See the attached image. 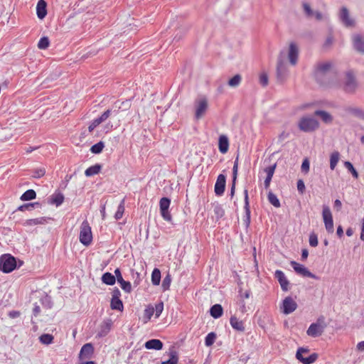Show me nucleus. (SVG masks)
Here are the masks:
<instances>
[{
	"label": "nucleus",
	"instance_id": "obj_7",
	"mask_svg": "<svg viewBox=\"0 0 364 364\" xmlns=\"http://www.w3.org/2000/svg\"><path fill=\"white\" fill-rule=\"evenodd\" d=\"M343 85L346 92L352 93L355 90L357 82L352 70H350L346 73Z\"/></svg>",
	"mask_w": 364,
	"mask_h": 364
},
{
	"label": "nucleus",
	"instance_id": "obj_54",
	"mask_svg": "<svg viewBox=\"0 0 364 364\" xmlns=\"http://www.w3.org/2000/svg\"><path fill=\"white\" fill-rule=\"evenodd\" d=\"M309 245L311 247H316L318 245V237L315 232H311L309 239Z\"/></svg>",
	"mask_w": 364,
	"mask_h": 364
},
{
	"label": "nucleus",
	"instance_id": "obj_60",
	"mask_svg": "<svg viewBox=\"0 0 364 364\" xmlns=\"http://www.w3.org/2000/svg\"><path fill=\"white\" fill-rule=\"evenodd\" d=\"M100 124V122H98V120L97 119V118L94 119L93 120H92L90 124H89V126H88V131L90 132H92L97 126H99Z\"/></svg>",
	"mask_w": 364,
	"mask_h": 364
},
{
	"label": "nucleus",
	"instance_id": "obj_13",
	"mask_svg": "<svg viewBox=\"0 0 364 364\" xmlns=\"http://www.w3.org/2000/svg\"><path fill=\"white\" fill-rule=\"evenodd\" d=\"M331 68V63L330 62H323L318 63L314 73L316 80L322 83V77L325 75L328 72H329Z\"/></svg>",
	"mask_w": 364,
	"mask_h": 364
},
{
	"label": "nucleus",
	"instance_id": "obj_16",
	"mask_svg": "<svg viewBox=\"0 0 364 364\" xmlns=\"http://www.w3.org/2000/svg\"><path fill=\"white\" fill-rule=\"evenodd\" d=\"M226 184V176L219 174L215 183L214 191L216 196H220L224 193Z\"/></svg>",
	"mask_w": 364,
	"mask_h": 364
},
{
	"label": "nucleus",
	"instance_id": "obj_15",
	"mask_svg": "<svg viewBox=\"0 0 364 364\" xmlns=\"http://www.w3.org/2000/svg\"><path fill=\"white\" fill-rule=\"evenodd\" d=\"M196 113L195 117L197 119L201 118L205 113L208 108V101L205 98H200L196 102L195 105Z\"/></svg>",
	"mask_w": 364,
	"mask_h": 364
},
{
	"label": "nucleus",
	"instance_id": "obj_9",
	"mask_svg": "<svg viewBox=\"0 0 364 364\" xmlns=\"http://www.w3.org/2000/svg\"><path fill=\"white\" fill-rule=\"evenodd\" d=\"M321 321H322V322L323 321V318H318L316 323H312L309 326V327L308 328V329L306 331V333L309 336H311L312 338H316V337L321 336L323 333L326 326L321 325L320 323Z\"/></svg>",
	"mask_w": 364,
	"mask_h": 364
},
{
	"label": "nucleus",
	"instance_id": "obj_41",
	"mask_svg": "<svg viewBox=\"0 0 364 364\" xmlns=\"http://www.w3.org/2000/svg\"><path fill=\"white\" fill-rule=\"evenodd\" d=\"M124 210H125V208H124V199H123L120 202V203L119 204V205L117 207V212L114 214V218L116 220L121 219L122 218V216H123L124 213Z\"/></svg>",
	"mask_w": 364,
	"mask_h": 364
},
{
	"label": "nucleus",
	"instance_id": "obj_35",
	"mask_svg": "<svg viewBox=\"0 0 364 364\" xmlns=\"http://www.w3.org/2000/svg\"><path fill=\"white\" fill-rule=\"evenodd\" d=\"M340 158L338 151L333 152L330 156V168L333 171L335 169Z\"/></svg>",
	"mask_w": 364,
	"mask_h": 364
},
{
	"label": "nucleus",
	"instance_id": "obj_11",
	"mask_svg": "<svg viewBox=\"0 0 364 364\" xmlns=\"http://www.w3.org/2000/svg\"><path fill=\"white\" fill-rule=\"evenodd\" d=\"M244 210L245 215L242 218L243 224L245 229L247 230L251 223V211L249 202L248 191L247 189L244 190Z\"/></svg>",
	"mask_w": 364,
	"mask_h": 364
},
{
	"label": "nucleus",
	"instance_id": "obj_58",
	"mask_svg": "<svg viewBox=\"0 0 364 364\" xmlns=\"http://www.w3.org/2000/svg\"><path fill=\"white\" fill-rule=\"evenodd\" d=\"M276 164L269 166L264 168V172L267 173V177L272 178L275 168H276Z\"/></svg>",
	"mask_w": 364,
	"mask_h": 364
},
{
	"label": "nucleus",
	"instance_id": "obj_36",
	"mask_svg": "<svg viewBox=\"0 0 364 364\" xmlns=\"http://www.w3.org/2000/svg\"><path fill=\"white\" fill-rule=\"evenodd\" d=\"M64 201V196L61 193H54L51 198V203L57 207L62 205Z\"/></svg>",
	"mask_w": 364,
	"mask_h": 364
},
{
	"label": "nucleus",
	"instance_id": "obj_22",
	"mask_svg": "<svg viewBox=\"0 0 364 364\" xmlns=\"http://www.w3.org/2000/svg\"><path fill=\"white\" fill-rule=\"evenodd\" d=\"M163 343L159 339H150L144 343V347L148 350H160L163 348Z\"/></svg>",
	"mask_w": 364,
	"mask_h": 364
},
{
	"label": "nucleus",
	"instance_id": "obj_2",
	"mask_svg": "<svg viewBox=\"0 0 364 364\" xmlns=\"http://www.w3.org/2000/svg\"><path fill=\"white\" fill-rule=\"evenodd\" d=\"M16 268V258L9 255L6 254L0 257V270L4 273H10Z\"/></svg>",
	"mask_w": 364,
	"mask_h": 364
},
{
	"label": "nucleus",
	"instance_id": "obj_25",
	"mask_svg": "<svg viewBox=\"0 0 364 364\" xmlns=\"http://www.w3.org/2000/svg\"><path fill=\"white\" fill-rule=\"evenodd\" d=\"M229 141L225 135H220L218 140V149L222 154H225L228 151Z\"/></svg>",
	"mask_w": 364,
	"mask_h": 364
},
{
	"label": "nucleus",
	"instance_id": "obj_55",
	"mask_svg": "<svg viewBox=\"0 0 364 364\" xmlns=\"http://www.w3.org/2000/svg\"><path fill=\"white\" fill-rule=\"evenodd\" d=\"M302 6H303L304 11L305 12V14L307 17L313 16L314 11L311 9L310 5L308 3H306V2L303 3Z\"/></svg>",
	"mask_w": 364,
	"mask_h": 364
},
{
	"label": "nucleus",
	"instance_id": "obj_38",
	"mask_svg": "<svg viewBox=\"0 0 364 364\" xmlns=\"http://www.w3.org/2000/svg\"><path fill=\"white\" fill-rule=\"evenodd\" d=\"M110 116H115L112 112V107L105 111L100 116L97 118V119L100 124H101L105 122Z\"/></svg>",
	"mask_w": 364,
	"mask_h": 364
},
{
	"label": "nucleus",
	"instance_id": "obj_62",
	"mask_svg": "<svg viewBox=\"0 0 364 364\" xmlns=\"http://www.w3.org/2000/svg\"><path fill=\"white\" fill-rule=\"evenodd\" d=\"M297 190L301 194L304 193V192L305 191V184H304V182L303 181V180H301V179H299L297 181Z\"/></svg>",
	"mask_w": 364,
	"mask_h": 364
},
{
	"label": "nucleus",
	"instance_id": "obj_29",
	"mask_svg": "<svg viewBox=\"0 0 364 364\" xmlns=\"http://www.w3.org/2000/svg\"><path fill=\"white\" fill-rule=\"evenodd\" d=\"M169 359L165 361H163L161 364H177L178 361V353L174 349H170L169 353Z\"/></svg>",
	"mask_w": 364,
	"mask_h": 364
},
{
	"label": "nucleus",
	"instance_id": "obj_30",
	"mask_svg": "<svg viewBox=\"0 0 364 364\" xmlns=\"http://www.w3.org/2000/svg\"><path fill=\"white\" fill-rule=\"evenodd\" d=\"M102 282L107 285H114L116 282V279L112 273L105 272L102 276Z\"/></svg>",
	"mask_w": 364,
	"mask_h": 364
},
{
	"label": "nucleus",
	"instance_id": "obj_43",
	"mask_svg": "<svg viewBox=\"0 0 364 364\" xmlns=\"http://www.w3.org/2000/svg\"><path fill=\"white\" fill-rule=\"evenodd\" d=\"M41 303L46 309H51L53 304L51 297L47 294L41 299Z\"/></svg>",
	"mask_w": 364,
	"mask_h": 364
},
{
	"label": "nucleus",
	"instance_id": "obj_23",
	"mask_svg": "<svg viewBox=\"0 0 364 364\" xmlns=\"http://www.w3.org/2000/svg\"><path fill=\"white\" fill-rule=\"evenodd\" d=\"M36 14L39 19H43L47 14V3L44 0H39L36 6Z\"/></svg>",
	"mask_w": 364,
	"mask_h": 364
},
{
	"label": "nucleus",
	"instance_id": "obj_19",
	"mask_svg": "<svg viewBox=\"0 0 364 364\" xmlns=\"http://www.w3.org/2000/svg\"><path fill=\"white\" fill-rule=\"evenodd\" d=\"M274 277L278 280L282 289L284 291H287L289 290V282L284 273L282 270L277 269L274 272Z\"/></svg>",
	"mask_w": 364,
	"mask_h": 364
},
{
	"label": "nucleus",
	"instance_id": "obj_4",
	"mask_svg": "<svg viewBox=\"0 0 364 364\" xmlns=\"http://www.w3.org/2000/svg\"><path fill=\"white\" fill-rule=\"evenodd\" d=\"M338 16L339 21L346 28H353L355 26V19L350 16L349 10L346 6L340 9Z\"/></svg>",
	"mask_w": 364,
	"mask_h": 364
},
{
	"label": "nucleus",
	"instance_id": "obj_6",
	"mask_svg": "<svg viewBox=\"0 0 364 364\" xmlns=\"http://www.w3.org/2000/svg\"><path fill=\"white\" fill-rule=\"evenodd\" d=\"M322 217L325 225V228L328 233H333L334 231L333 216L330 208L323 205Z\"/></svg>",
	"mask_w": 364,
	"mask_h": 364
},
{
	"label": "nucleus",
	"instance_id": "obj_59",
	"mask_svg": "<svg viewBox=\"0 0 364 364\" xmlns=\"http://www.w3.org/2000/svg\"><path fill=\"white\" fill-rule=\"evenodd\" d=\"M309 168H310L309 161L308 159H305L303 161L301 166V171L306 173L309 171Z\"/></svg>",
	"mask_w": 364,
	"mask_h": 364
},
{
	"label": "nucleus",
	"instance_id": "obj_56",
	"mask_svg": "<svg viewBox=\"0 0 364 364\" xmlns=\"http://www.w3.org/2000/svg\"><path fill=\"white\" fill-rule=\"evenodd\" d=\"M353 116L364 121V109L356 107L353 112Z\"/></svg>",
	"mask_w": 364,
	"mask_h": 364
},
{
	"label": "nucleus",
	"instance_id": "obj_46",
	"mask_svg": "<svg viewBox=\"0 0 364 364\" xmlns=\"http://www.w3.org/2000/svg\"><path fill=\"white\" fill-rule=\"evenodd\" d=\"M39 340L41 343L48 345L53 343V336L48 333H44L39 337Z\"/></svg>",
	"mask_w": 364,
	"mask_h": 364
},
{
	"label": "nucleus",
	"instance_id": "obj_34",
	"mask_svg": "<svg viewBox=\"0 0 364 364\" xmlns=\"http://www.w3.org/2000/svg\"><path fill=\"white\" fill-rule=\"evenodd\" d=\"M161 282V272L158 268H154L151 273V283L157 286Z\"/></svg>",
	"mask_w": 364,
	"mask_h": 364
},
{
	"label": "nucleus",
	"instance_id": "obj_37",
	"mask_svg": "<svg viewBox=\"0 0 364 364\" xmlns=\"http://www.w3.org/2000/svg\"><path fill=\"white\" fill-rule=\"evenodd\" d=\"M110 307L113 310L122 311L124 306L120 299H111Z\"/></svg>",
	"mask_w": 364,
	"mask_h": 364
},
{
	"label": "nucleus",
	"instance_id": "obj_45",
	"mask_svg": "<svg viewBox=\"0 0 364 364\" xmlns=\"http://www.w3.org/2000/svg\"><path fill=\"white\" fill-rule=\"evenodd\" d=\"M36 206L39 207L40 203L38 202H36V203H29L23 204V205H20L17 208V210H19V211H25L27 210H31Z\"/></svg>",
	"mask_w": 364,
	"mask_h": 364
},
{
	"label": "nucleus",
	"instance_id": "obj_39",
	"mask_svg": "<svg viewBox=\"0 0 364 364\" xmlns=\"http://www.w3.org/2000/svg\"><path fill=\"white\" fill-rule=\"evenodd\" d=\"M269 202L276 208L280 207V202L277 196L272 191H269L267 195Z\"/></svg>",
	"mask_w": 364,
	"mask_h": 364
},
{
	"label": "nucleus",
	"instance_id": "obj_63",
	"mask_svg": "<svg viewBox=\"0 0 364 364\" xmlns=\"http://www.w3.org/2000/svg\"><path fill=\"white\" fill-rule=\"evenodd\" d=\"M114 277H115V279L116 280L119 282H121V281H123V277H122V273H121V271L119 268H117L115 270H114Z\"/></svg>",
	"mask_w": 364,
	"mask_h": 364
},
{
	"label": "nucleus",
	"instance_id": "obj_28",
	"mask_svg": "<svg viewBox=\"0 0 364 364\" xmlns=\"http://www.w3.org/2000/svg\"><path fill=\"white\" fill-rule=\"evenodd\" d=\"M101 168L102 166L99 164H96L93 166L88 167L85 171V175L87 177L95 176L100 173Z\"/></svg>",
	"mask_w": 364,
	"mask_h": 364
},
{
	"label": "nucleus",
	"instance_id": "obj_8",
	"mask_svg": "<svg viewBox=\"0 0 364 364\" xmlns=\"http://www.w3.org/2000/svg\"><path fill=\"white\" fill-rule=\"evenodd\" d=\"M171 205V199L167 197H163L159 201V209L161 217L166 221L171 222L172 220L171 215L168 210Z\"/></svg>",
	"mask_w": 364,
	"mask_h": 364
},
{
	"label": "nucleus",
	"instance_id": "obj_48",
	"mask_svg": "<svg viewBox=\"0 0 364 364\" xmlns=\"http://www.w3.org/2000/svg\"><path fill=\"white\" fill-rule=\"evenodd\" d=\"M50 45V41L48 37L43 36L40 38L38 43V47L40 49H46Z\"/></svg>",
	"mask_w": 364,
	"mask_h": 364
},
{
	"label": "nucleus",
	"instance_id": "obj_33",
	"mask_svg": "<svg viewBox=\"0 0 364 364\" xmlns=\"http://www.w3.org/2000/svg\"><path fill=\"white\" fill-rule=\"evenodd\" d=\"M36 198V193L33 189H28L26 191H25L21 196L20 197V199L22 201H27V200H31Z\"/></svg>",
	"mask_w": 364,
	"mask_h": 364
},
{
	"label": "nucleus",
	"instance_id": "obj_53",
	"mask_svg": "<svg viewBox=\"0 0 364 364\" xmlns=\"http://www.w3.org/2000/svg\"><path fill=\"white\" fill-rule=\"evenodd\" d=\"M120 284L121 288L127 293H130L132 291V285L129 282L125 281L123 279V281H121V282H119Z\"/></svg>",
	"mask_w": 364,
	"mask_h": 364
},
{
	"label": "nucleus",
	"instance_id": "obj_24",
	"mask_svg": "<svg viewBox=\"0 0 364 364\" xmlns=\"http://www.w3.org/2000/svg\"><path fill=\"white\" fill-rule=\"evenodd\" d=\"M230 323L232 328L237 331L243 332L245 329L244 322L240 321L235 316L230 317Z\"/></svg>",
	"mask_w": 364,
	"mask_h": 364
},
{
	"label": "nucleus",
	"instance_id": "obj_12",
	"mask_svg": "<svg viewBox=\"0 0 364 364\" xmlns=\"http://www.w3.org/2000/svg\"><path fill=\"white\" fill-rule=\"evenodd\" d=\"M297 308L296 302L291 297L287 296L283 301L280 307L281 311L286 315L294 312Z\"/></svg>",
	"mask_w": 364,
	"mask_h": 364
},
{
	"label": "nucleus",
	"instance_id": "obj_20",
	"mask_svg": "<svg viewBox=\"0 0 364 364\" xmlns=\"http://www.w3.org/2000/svg\"><path fill=\"white\" fill-rule=\"evenodd\" d=\"M112 321L111 319H107L100 325V330L97 333V336L102 338L106 336L111 330Z\"/></svg>",
	"mask_w": 364,
	"mask_h": 364
},
{
	"label": "nucleus",
	"instance_id": "obj_32",
	"mask_svg": "<svg viewBox=\"0 0 364 364\" xmlns=\"http://www.w3.org/2000/svg\"><path fill=\"white\" fill-rule=\"evenodd\" d=\"M237 171H238V166L237 165H233L232 168V185L230 188V196L233 197L235 191V184H236V180L237 177Z\"/></svg>",
	"mask_w": 364,
	"mask_h": 364
},
{
	"label": "nucleus",
	"instance_id": "obj_42",
	"mask_svg": "<svg viewBox=\"0 0 364 364\" xmlns=\"http://www.w3.org/2000/svg\"><path fill=\"white\" fill-rule=\"evenodd\" d=\"M46 221V218L41 217V218L27 220L25 222V225H30V226L36 225H39V224H43V223H45Z\"/></svg>",
	"mask_w": 364,
	"mask_h": 364
},
{
	"label": "nucleus",
	"instance_id": "obj_3",
	"mask_svg": "<svg viewBox=\"0 0 364 364\" xmlns=\"http://www.w3.org/2000/svg\"><path fill=\"white\" fill-rule=\"evenodd\" d=\"M79 240L85 246H89L92 241L91 227L87 220H84L80 225Z\"/></svg>",
	"mask_w": 364,
	"mask_h": 364
},
{
	"label": "nucleus",
	"instance_id": "obj_47",
	"mask_svg": "<svg viewBox=\"0 0 364 364\" xmlns=\"http://www.w3.org/2000/svg\"><path fill=\"white\" fill-rule=\"evenodd\" d=\"M216 338V334L214 332L209 333L205 338V345L206 346H212Z\"/></svg>",
	"mask_w": 364,
	"mask_h": 364
},
{
	"label": "nucleus",
	"instance_id": "obj_44",
	"mask_svg": "<svg viewBox=\"0 0 364 364\" xmlns=\"http://www.w3.org/2000/svg\"><path fill=\"white\" fill-rule=\"evenodd\" d=\"M241 80H242L241 75L239 74H237L229 80L228 85L232 87H236L240 84Z\"/></svg>",
	"mask_w": 364,
	"mask_h": 364
},
{
	"label": "nucleus",
	"instance_id": "obj_27",
	"mask_svg": "<svg viewBox=\"0 0 364 364\" xmlns=\"http://www.w3.org/2000/svg\"><path fill=\"white\" fill-rule=\"evenodd\" d=\"M210 316L214 318H219L223 316V306L219 304L213 305L210 307Z\"/></svg>",
	"mask_w": 364,
	"mask_h": 364
},
{
	"label": "nucleus",
	"instance_id": "obj_49",
	"mask_svg": "<svg viewBox=\"0 0 364 364\" xmlns=\"http://www.w3.org/2000/svg\"><path fill=\"white\" fill-rule=\"evenodd\" d=\"M171 283V277L169 274H167L166 276L164 278L162 281L161 287L163 291H166L169 289Z\"/></svg>",
	"mask_w": 364,
	"mask_h": 364
},
{
	"label": "nucleus",
	"instance_id": "obj_18",
	"mask_svg": "<svg viewBox=\"0 0 364 364\" xmlns=\"http://www.w3.org/2000/svg\"><path fill=\"white\" fill-rule=\"evenodd\" d=\"M131 107L129 100L116 101L112 106V112L114 115H117L119 112H124L129 109Z\"/></svg>",
	"mask_w": 364,
	"mask_h": 364
},
{
	"label": "nucleus",
	"instance_id": "obj_5",
	"mask_svg": "<svg viewBox=\"0 0 364 364\" xmlns=\"http://www.w3.org/2000/svg\"><path fill=\"white\" fill-rule=\"evenodd\" d=\"M309 352V349L308 348L300 347L296 350V358L303 364H312L317 360L318 354L312 353L308 357L303 356V353Z\"/></svg>",
	"mask_w": 364,
	"mask_h": 364
},
{
	"label": "nucleus",
	"instance_id": "obj_14",
	"mask_svg": "<svg viewBox=\"0 0 364 364\" xmlns=\"http://www.w3.org/2000/svg\"><path fill=\"white\" fill-rule=\"evenodd\" d=\"M93 354L94 347L92 343H87L82 346L78 358L80 361L89 360L92 358Z\"/></svg>",
	"mask_w": 364,
	"mask_h": 364
},
{
	"label": "nucleus",
	"instance_id": "obj_10",
	"mask_svg": "<svg viewBox=\"0 0 364 364\" xmlns=\"http://www.w3.org/2000/svg\"><path fill=\"white\" fill-rule=\"evenodd\" d=\"M290 265L297 274L304 277L318 279V277L316 274L311 272L304 265L301 264L295 261H291L290 262Z\"/></svg>",
	"mask_w": 364,
	"mask_h": 364
},
{
	"label": "nucleus",
	"instance_id": "obj_52",
	"mask_svg": "<svg viewBox=\"0 0 364 364\" xmlns=\"http://www.w3.org/2000/svg\"><path fill=\"white\" fill-rule=\"evenodd\" d=\"M46 173V169L44 168H36L33 171L32 177L35 178H40L43 177Z\"/></svg>",
	"mask_w": 364,
	"mask_h": 364
},
{
	"label": "nucleus",
	"instance_id": "obj_31",
	"mask_svg": "<svg viewBox=\"0 0 364 364\" xmlns=\"http://www.w3.org/2000/svg\"><path fill=\"white\" fill-rule=\"evenodd\" d=\"M213 212L215 216L216 220H219L225 215V210L223 206L219 203L213 204Z\"/></svg>",
	"mask_w": 364,
	"mask_h": 364
},
{
	"label": "nucleus",
	"instance_id": "obj_21",
	"mask_svg": "<svg viewBox=\"0 0 364 364\" xmlns=\"http://www.w3.org/2000/svg\"><path fill=\"white\" fill-rule=\"evenodd\" d=\"M299 49L294 43H291L289 49V60L291 64L295 65L297 63Z\"/></svg>",
	"mask_w": 364,
	"mask_h": 364
},
{
	"label": "nucleus",
	"instance_id": "obj_50",
	"mask_svg": "<svg viewBox=\"0 0 364 364\" xmlns=\"http://www.w3.org/2000/svg\"><path fill=\"white\" fill-rule=\"evenodd\" d=\"M344 166L351 173V174L353 175V176L355 178H358V171H356V169L354 168V166H353V164L350 161H346L344 163Z\"/></svg>",
	"mask_w": 364,
	"mask_h": 364
},
{
	"label": "nucleus",
	"instance_id": "obj_17",
	"mask_svg": "<svg viewBox=\"0 0 364 364\" xmlns=\"http://www.w3.org/2000/svg\"><path fill=\"white\" fill-rule=\"evenodd\" d=\"M352 43L354 49L360 53L364 54V37L355 33L352 36Z\"/></svg>",
	"mask_w": 364,
	"mask_h": 364
},
{
	"label": "nucleus",
	"instance_id": "obj_61",
	"mask_svg": "<svg viewBox=\"0 0 364 364\" xmlns=\"http://www.w3.org/2000/svg\"><path fill=\"white\" fill-rule=\"evenodd\" d=\"M259 82L262 86H266L268 84V76L266 73H262L259 75Z\"/></svg>",
	"mask_w": 364,
	"mask_h": 364
},
{
	"label": "nucleus",
	"instance_id": "obj_26",
	"mask_svg": "<svg viewBox=\"0 0 364 364\" xmlns=\"http://www.w3.org/2000/svg\"><path fill=\"white\" fill-rule=\"evenodd\" d=\"M314 115L320 117L321 120L326 124L331 123L333 121L332 115L324 110L317 109L314 112Z\"/></svg>",
	"mask_w": 364,
	"mask_h": 364
},
{
	"label": "nucleus",
	"instance_id": "obj_64",
	"mask_svg": "<svg viewBox=\"0 0 364 364\" xmlns=\"http://www.w3.org/2000/svg\"><path fill=\"white\" fill-rule=\"evenodd\" d=\"M121 292L118 288L115 287L112 292V299H120Z\"/></svg>",
	"mask_w": 364,
	"mask_h": 364
},
{
	"label": "nucleus",
	"instance_id": "obj_40",
	"mask_svg": "<svg viewBox=\"0 0 364 364\" xmlns=\"http://www.w3.org/2000/svg\"><path fill=\"white\" fill-rule=\"evenodd\" d=\"M104 147H105L104 142L100 141L91 146L90 151L92 154H99L102 151Z\"/></svg>",
	"mask_w": 364,
	"mask_h": 364
},
{
	"label": "nucleus",
	"instance_id": "obj_57",
	"mask_svg": "<svg viewBox=\"0 0 364 364\" xmlns=\"http://www.w3.org/2000/svg\"><path fill=\"white\" fill-rule=\"evenodd\" d=\"M154 314L153 306L151 305H149L144 310V317L147 320H150Z\"/></svg>",
	"mask_w": 364,
	"mask_h": 364
},
{
	"label": "nucleus",
	"instance_id": "obj_1",
	"mask_svg": "<svg viewBox=\"0 0 364 364\" xmlns=\"http://www.w3.org/2000/svg\"><path fill=\"white\" fill-rule=\"evenodd\" d=\"M320 127L317 119L311 116L305 115L301 117L298 122V128L305 133H311L316 131Z\"/></svg>",
	"mask_w": 364,
	"mask_h": 364
},
{
	"label": "nucleus",
	"instance_id": "obj_51",
	"mask_svg": "<svg viewBox=\"0 0 364 364\" xmlns=\"http://www.w3.org/2000/svg\"><path fill=\"white\" fill-rule=\"evenodd\" d=\"M154 312L155 313L156 318H159L164 310V303L160 301L153 306Z\"/></svg>",
	"mask_w": 364,
	"mask_h": 364
}]
</instances>
